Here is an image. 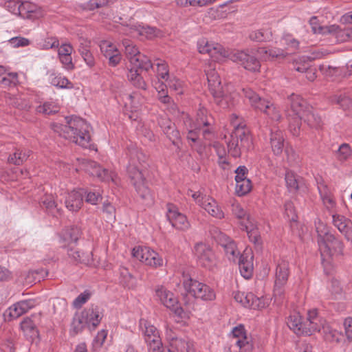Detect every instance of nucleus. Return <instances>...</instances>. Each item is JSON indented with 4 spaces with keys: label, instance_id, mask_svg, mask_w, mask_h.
Here are the masks:
<instances>
[{
    "label": "nucleus",
    "instance_id": "obj_1",
    "mask_svg": "<svg viewBox=\"0 0 352 352\" xmlns=\"http://www.w3.org/2000/svg\"><path fill=\"white\" fill-rule=\"evenodd\" d=\"M129 164L126 173L131 184L146 205L153 203V195L147 185L146 179L143 172V163L146 161V155L137 148H129Z\"/></svg>",
    "mask_w": 352,
    "mask_h": 352
},
{
    "label": "nucleus",
    "instance_id": "obj_2",
    "mask_svg": "<svg viewBox=\"0 0 352 352\" xmlns=\"http://www.w3.org/2000/svg\"><path fill=\"white\" fill-rule=\"evenodd\" d=\"M67 124L56 126L60 135L75 142L83 148L91 146L90 126L83 119L77 117H66Z\"/></svg>",
    "mask_w": 352,
    "mask_h": 352
},
{
    "label": "nucleus",
    "instance_id": "obj_3",
    "mask_svg": "<svg viewBox=\"0 0 352 352\" xmlns=\"http://www.w3.org/2000/svg\"><path fill=\"white\" fill-rule=\"evenodd\" d=\"M228 152L233 157L237 158L245 151L253 147L252 139L250 131L243 126H237L230 135V140L228 142Z\"/></svg>",
    "mask_w": 352,
    "mask_h": 352
},
{
    "label": "nucleus",
    "instance_id": "obj_4",
    "mask_svg": "<svg viewBox=\"0 0 352 352\" xmlns=\"http://www.w3.org/2000/svg\"><path fill=\"white\" fill-rule=\"evenodd\" d=\"M207 77L208 89L216 103L221 108L230 107L229 96L225 93L217 72L210 67L205 70Z\"/></svg>",
    "mask_w": 352,
    "mask_h": 352
},
{
    "label": "nucleus",
    "instance_id": "obj_5",
    "mask_svg": "<svg viewBox=\"0 0 352 352\" xmlns=\"http://www.w3.org/2000/svg\"><path fill=\"white\" fill-rule=\"evenodd\" d=\"M140 328L148 352H164L160 332L154 325L146 320L140 319Z\"/></svg>",
    "mask_w": 352,
    "mask_h": 352
},
{
    "label": "nucleus",
    "instance_id": "obj_6",
    "mask_svg": "<svg viewBox=\"0 0 352 352\" xmlns=\"http://www.w3.org/2000/svg\"><path fill=\"white\" fill-rule=\"evenodd\" d=\"M318 242L323 262L326 255L332 256L335 254L342 255L343 253L344 244L342 241L331 233L326 232L323 236L319 235Z\"/></svg>",
    "mask_w": 352,
    "mask_h": 352
},
{
    "label": "nucleus",
    "instance_id": "obj_7",
    "mask_svg": "<svg viewBox=\"0 0 352 352\" xmlns=\"http://www.w3.org/2000/svg\"><path fill=\"white\" fill-rule=\"evenodd\" d=\"M184 287L189 294L196 298L204 301H212L216 298V294L212 288L191 278L184 282Z\"/></svg>",
    "mask_w": 352,
    "mask_h": 352
},
{
    "label": "nucleus",
    "instance_id": "obj_8",
    "mask_svg": "<svg viewBox=\"0 0 352 352\" xmlns=\"http://www.w3.org/2000/svg\"><path fill=\"white\" fill-rule=\"evenodd\" d=\"M302 120L311 128L319 129L322 124L321 118L314 113L313 107H308L302 116L294 118V123L291 120L289 121V129L293 136L297 137L300 135Z\"/></svg>",
    "mask_w": 352,
    "mask_h": 352
},
{
    "label": "nucleus",
    "instance_id": "obj_9",
    "mask_svg": "<svg viewBox=\"0 0 352 352\" xmlns=\"http://www.w3.org/2000/svg\"><path fill=\"white\" fill-rule=\"evenodd\" d=\"M132 255L145 265L154 268L164 265L162 257L148 247H135L133 249Z\"/></svg>",
    "mask_w": 352,
    "mask_h": 352
},
{
    "label": "nucleus",
    "instance_id": "obj_10",
    "mask_svg": "<svg viewBox=\"0 0 352 352\" xmlns=\"http://www.w3.org/2000/svg\"><path fill=\"white\" fill-rule=\"evenodd\" d=\"M156 296L167 308L172 310L180 318H186L183 308L178 305V300L175 295L163 286H158L155 289Z\"/></svg>",
    "mask_w": 352,
    "mask_h": 352
},
{
    "label": "nucleus",
    "instance_id": "obj_11",
    "mask_svg": "<svg viewBox=\"0 0 352 352\" xmlns=\"http://www.w3.org/2000/svg\"><path fill=\"white\" fill-rule=\"evenodd\" d=\"M231 60L252 72H258L261 67L259 60L248 50H234L231 55Z\"/></svg>",
    "mask_w": 352,
    "mask_h": 352
},
{
    "label": "nucleus",
    "instance_id": "obj_12",
    "mask_svg": "<svg viewBox=\"0 0 352 352\" xmlns=\"http://www.w3.org/2000/svg\"><path fill=\"white\" fill-rule=\"evenodd\" d=\"M287 104L290 106V109L287 110L286 115L289 122L291 120L293 123L295 117H300L311 107L302 97L295 94L288 96Z\"/></svg>",
    "mask_w": 352,
    "mask_h": 352
},
{
    "label": "nucleus",
    "instance_id": "obj_13",
    "mask_svg": "<svg viewBox=\"0 0 352 352\" xmlns=\"http://www.w3.org/2000/svg\"><path fill=\"white\" fill-rule=\"evenodd\" d=\"M157 122L172 144L178 149H180V134L179 131L177 130L175 124L166 116H160L157 118Z\"/></svg>",
    "mask_w": 352,
    "mask_h": 352
},
{
    "label": "nucleus",
    "instance_id": "obj_14",
    "mask_svg": "<svg viewBox=\"0 0 352 352\" xmlns=\"http://www.w3.org/2000/svg\"><path fill=\"white\" fill-rule=\"evenodd\" d=\"M166 207V217L172 226L179 230H187L190 228V223L186 217L180 213L177 208L173 204H168Z\"/></svg>",
    "mask_w": 352,
    "mask_h": 352
},
{
    "label": "nucleus",
    "instance_id": "obj_15",
    "mask_svg": "<svg viewBox=\"0 0 352 352\" xmlns=\"http://www.w3.org/2000/svg\"><path fill=\"white\" fill-rule=\"evenodd\" d=\"M83 166L85 171L90 175L97 177L102 181L109 182L113 179L114 173L106 168H102L97 162L85 160Z\"/></svg>",
    "mask_w": 352,
    "mask_h": 352
},
{
    "label": "nucleus",
    "instance_id": "obj_16",
    "mask_svg": "<svg viewBox=\"0 0 352 352\" xmlns=\"http://www.w3.org/2000/svg\"><path fill=\"white\" fill-rule=\"evenodd\" d=\"M68 256L77 263H82L86 265H91L94 263L92 252L90 250L83 251L76 245L68 244L65 247Z\"/></svg>",
    "mask_w": 352,
    "mask_h": 352
},
{
    "label": "nucleus",
    "instance_id": "obj_17",
    "mask_svg": "<svg viewBox=\"0 0 352 352\" xmlns=\"http://www.w3.org/2000/svg\"><path fill=\"white\" fill-rule=\"evenodd\" d=\"M233 337L236 339L235 344L239 348V351L252 352L253 344L247 337L244 326L239 324L232 330Z\"/></svg>",
    "mask_w": 352,
    "mask_h": 352
},
{
    "label": "nucleus",
    "instance_id": "obj_18",
    "mask_svg": "<svg viewBox=\"0 0 352 352\" xmlns=\"http://www.w3.org/2000/svg\"><path fill=\"white\" fill-rule=\"evenodd\" d=\"M194 253L201 265L204 267L210 266L214 254L210 247L203 243H197L194 247Z\"/></svg>",
    "mask_w": 352,
    "mask_h": 352
},
{
    "label": "nucleus",
    "instance_id": "obj_19",
    "mask_svg": "<svg viewBox=\"0 0 352 352\" xmlns=\"http://www.w3.org/2000/svg\"><path fill=\"white\" fill-rule=\"evenodd\" d=\"M100 51L109 59V64L116 66L121 60V55L116 45L107 41H102L100 44Z\"/></svg>",
    "mask_w": 352,
    "mask_h": 352
},
{
    "label": "nucleus",
    "instance_id": "obj_20",
    "mask_svg": "<svg viewBox=\"0 0 352 352\" xmlns=\"http://www.w3.org/2000/svg\"><path fill=\"white\" fill-rule=\"evenodd\" d=\"M83 189L74 190L68 192L65 199V207L72 212H78L83 205Z\"/></svg>",
    "mask_w": 352,
    "mask_h": 352
},
{
    "label": "nucleus",
    "instance_id": "obj_21",
    "mask_svg": "<svg viewBox=\"0 0 352 352\" xmlns=\"http://www.w3.org/2000/svg\"><path fill=\"white\" fill-rule=\"evenodd\" d=\"M333 224L344 235L348 241L352 242V221L346 217L339 214H332Z\"/></svg>",
    "mask_w": 352,
    "mask_h": 352
},
{
    "label": "nucleus",
    "instance_id": "obj_22",
    "mask_svg": "<svg viewBox=\"0 0 352 352\" xmlns=\"http://www.w3.org/2000/svg\"><path fill=\"white\" fill-rule=\"evenodd\" d=\"M287 324L296 335L310 336V329L307 327V323L302 321V317L298 313H294L289 316Z\"/></svg>",
    "mask_w": 352,
    "mask_h": 352
},
{
    "label": "nucleus",
    "instance_id": "obj_23",
    "mask_svg": "<svg viewBox=\"0 0 352 352\" xmlns=\"http://www.w3.org/2000/svg\"><path fill=\"white\" fill-rule=\"evenodd\" d=\"M133 36H142L147 39H153L161 36L162 32L156 28L148 25H133L129 28V32Z\"/></svg>",
    "mask_w": 352,
    "mask_h": 352
},
{
    "label": "nucleus",
    "instance_id": "obj_24",
    "mask_svg": "<svg viewBox=\"0 0 352 352\" xmlns=\"http://www.w3.org/2000/svg\"><path fill=\"white\" fill-rule=\"evenodd\" d=\"M35 305L36 301L34 299L20 300L9 308L10 317L13 319L17 318L34 307Z\"/></svg>",
    "mask_w": 352,
    "mask_h": 352
},
{
    "label": "nucleus",
    "instance_id": "obj_25",
    "mask_svg": "<svg viewBox=\"0 0 352 352\" xmlns=\"http://www.w3.org/2000/svg\"><path fill=\"white\" fill-rule=\"evenodd\" d=\"M38 10L36 4L30 1H21L20 4L14 3V9L12 12L15 14H19L23 19H34L35 13Z\"/></svg>",
    "mask_w": 352,
    "mask_h": 352
},
{
    "label": "nucleus",
    "instance_id": "obj_26",
    "mask_svg": "<svg viewBox=\"0 0 352 352\" xmlns=\"http://www.w3.org/2000/svg\"><path fill=\"white\" fill-rule=\"evenodd\" d=\"M90 329H95L100 322L102 314L100 308L92 305L90 307L82 311Z\"/></svg>",
    "mask_w": 352,
    "mask_h": 352
},
{
    "label": "nucleus",
    "instance_id": "obj_27",
    "mask_svg": "<svg viewBox=\"0 0 352 352\" xmlns=\"http://www.w3.org/2000/svg\"><path fill=\"white\" fill-rule=\"evenodd\" d=\"M243 91L245 97L249 100L252 107L264 113L265 110L267 109L271 102L261 98L251 89H243Z\"/></svg>",
    "mask_w": 352,
    "mask_h": 352
},
{
    "label": "nucleus",
    "instance_id": "obj_28",
    "mask_svg": "<svg viewBox=\"0 0 352 352\" xmlns=\"http://www.w3.org/2000/svg\"><path fill=\"white\" fill-rule=\"evenodd\" d=\"M270 142L274 155H279L285 148V138L281 130L274 129L271 130Z\"/></svg>",
    "mask_w": 352,
    "mask_h": 352
},
{
    "label": "nucleus",
    "instance_id": "obj_29",
    "mask_svg": "<svg viewBox=\"0 0 352 352\" xmlns=\"http://www.w3.org/2000/svg\"><path fill=\"white\" fill-rule=\"evenodd\" d=\"M252 256H249L248 253L245 252L238 258L239 268L241 275L246 279L250 278L252 275L253 263Z\"/></svg>",
    "mask_w": 352,
    "mask_h": 352
},
{
    "label": "nucleus",
    "instance_id": "obj_30",
    "mask_svg": "<svg viewBox=\"0 0 352 352\" xmlns=\"http://www.w3.org/2000/svg\"><path fill=\"white\" fill-rule=\"evenodd\" d=\"M201 206L207 211L208 214L217 219H221L224 217L223 212L219 207L216 201L210 197H205Z\"/></svg>",
    "mask_w": 352,
    "mask_h": 352
},
{
    "label": "nucleus",
    "instance_id": "obj_31",
    "mask_svg": "<svg viewBox=\"0 0 352 352\" xmlns=\"http://www.w3.org/2000/svg\"><path fill=\"white\" fill-rule=\"evenodd\" d=\"M289 275V263L285 260L278 262L276 269L275 282L278 284H286Z\"/></svg>",
    "mask_w": 352,
    "mask_h": 352
},
{
    "label": "nucleus",
    "instance_id": "obj_32",
    "mask_svg": "<svg viewBox=\"0 0 352 352\" xmlns=\"http://www.w3.org/2000/svg\"><path fill=\"white\" fill-rule=\"evenodd\" d=\"M309 24L314 34H330L335 36L336 32L338 30V25H335L329 26L320 25L316 16H312L310 19Z\"/></svg>",
    "mask_w": 352,
    "mask_h": 352
},
{
    "label": "nucleus",
    "instance_id": "obj_33",
    "mask_svg": "<svg viewBox=\"0 0 352 352\" xmlns=\"http://www.w3.org/2000/svg\"><path fill=\"white\" fill-rule=\"evenodd\" d=\"M170 346L177 352H194L193 342L188 337H181L172 343Z\"/></svg>",
    "mask_w": 352,
    "mask_h": 352
},
{
    "label": "nucleus",
    "instance_id": "obj_34",
    "mask_svg": "<svg viewBox=\"0 0 352 352\" xmlns=\"http://www.w3.org/2000/svg\"><path fill=\"white\" fill-rule=\"evenodd\" d=\"M305 322L307 324V327L310 329V335L315 331H320L321 327L323 326L321 320L318 316L316 309L308 311L307 318Z\"/></svg>",
    "mask_w": 352,
    "mask_h": 352
},
{
    "label": "nucleus",
    "instance_id": "obj_35",
    "mask_svg": "<svg viewBox=\"0 0 352 352\" xmlns=\"http://www.w3.org/2000/svg\"><path fill=\"white\" fill-rule=\"evenodd\" d=\"M131 63L138 70L148 72L151 68H153V64L151 60L141 53L138 54L135 57L132 58Z\"/></svg>",
    "mask_w": 352,
    "mask_h": 352
},
{
    "label": "nucleus",
    "instance_id": "obj_36",
    "mask_svg": "<svg viewBox=\"0 0 352 352\" xmlns=\"http://www.w3.org/2000/svg\"><path fill=\"white\" fill-rule=\"evenodd\" d=\"M212 237L223 248L228 244L234 242V241L223 233L218 228L212 226L209 230Z\"/></svg>",
    "mask_w": 352,
    "mask_h": 352
},
{
    "label": "nucleus",
    "instance_id": "obj_37",
    "mask_svg": "<svg viewBox=\"0 0 352 352\" xmlns=\"http://www.w3.org/2000/svg\"><path fill=\"white\" fill-rule=\"evenodd\" d=\"M30 151L28 150L15 149L13 154L10 155L8 162L16 166H20L30 157Z\"/></svg>",
    "mask_w": 352,
    "mask_h": 352
},
{
    "label": "nucleus",
    "instance_id": "obj_38",
    "mask_svg": "<svg viewBox=\"0 0 352 352\" xmlns=\"http://www.w3.org/2000/svg\"><path fill=\"white\" fill-rule=\"evenodd\" d=\"M212 47L210 56L214 60L220 61L224 58H229L231 60V55L234 51L224 48L221 45L215 43Z\"/></svg>",
    "mask_w": 352,
    "mask_h": 352
},
{
    "label": "nucleus",
    "instance_id": "obj_39",
    "mask_svg": "<svg viewBox=\"0 0 352 352\" xmlns=\"http://www.w3.org/2000/svg\"><path fill=\"white\" fill-rule=\"evenodd\" d=\"M248 300H249V304L247 305V307H250L254 309H260L265 308L268 302L266 299L263 297H257L253 293H248V297H246Z\"/></svg>",
    "mask_w": 352,
    "mask_h": 352
},
{
    "label": "nucleus",
    "instance_id": "obj_40",
    "mask_svg": "<svg viewBox=\"0 0 352 352\" xmlns=\"http://www.w3.org/2000/svg\"><path fill=\"white\" fill-rule=\"evenodd\" d=\"M285 182L287 187L290 192H295L298 190L300 179L298 176L292 171L285 173Z\"/></svg>",
    "mask_w": 352,
    "mask_h": 352
},
{
    "label": "nucleus",
    "instance_id": "obj_41",
    "mask_svg": "<svg viewBox=\"0 0 352 352\" xmlns=\"http://www.w3.org/2000/svg\"><path fill=\"white\" fill-rule=\"evenodd\" d=\"M86 324L88 325V322L82 312L74 315L72 323V328L74 334L81 332Z\"/></svg>",
    "mask_w": 352,
    "mask_h": 352
},
{
    "label": "nucleus",
    "instance_id": "obj_42",
    "mask_svg": "<svg viewBox=\"0 0 352 352\" xmlns=\"http://www.w3.org/2000/svg\"><path fill=\"white\" fill-rule=\"evenodd\" d=\"M352 155V149L349 144H342L336 153V157L340 162L348 160Z\"/></svg>",
    "mask_w": 352,
    "mask_h": 352
},
{
    "label": "nucleus",
    "instance_id": "obj_43",
    "mask_svg": "<svg viewBox=\"0 0 352 352\" xmlns=\"http://www.w3.org/2000/svg\"><path fill=\"white\" fill-rule=\"evenodd\" d=\"M272 37V32L269 30H258L252 32L249 38L254 41L263 42L270 40Z\"/></svg>",
    "mask_w": 352,
    "mask_h": 352
},
{
    "label": "nucleus",
    "instance_id": "obj_44",
    "mask_svg": "<svg viewBox=\"0 0 352 352\" xmlns=\"http://www.w3.org/2000/svg\"><path fill=\"white\" fill-rule=\"evenodd\" d=\"M83 192L84 195H86L85 201L92 205L98 204L102 199V192L100 189L83 190Z\"/></svg>",
    "mask_w": 352,
    "mask_h": 352
},
{
    "label": "nucleus",
    "instance_id": "obj_45",
    "mask_svg": "<svg viewBox=\"0 0 352 352\" xmlns=\"http://www.w3.org/2000/svg\"><path fill=\"white\" fill-rule=\"evenodd\" d=\"M217 0H176V4L180 7H203L211 4Z\"/></svg>",
    "mask_w": 352,
    "mask_h": 352
},
{
    "label": "nucleus",
    "instance_id": "obj_46",
    "mask_svg": "<svg viewBox=\"0 0 352 352\" xmlns=\"http://www.w3.org/2000/svg\"><path fill=\"white\" fill-rule=\"evenodd\" d=\"M318 189L324 205L328 209L333 208L336 204V202L331 192L328 190L327 186H324L322 189L320 188H318Z\"/></svg>",
    "mask_w": 352,
    "mask_h": 352
},
{
    "label": "nucleus",
    "instance_id": "obj_47",
    "mask_svg": "<svg viewBox=\"0 0 352 352\" xmlns=\"http://www.w3.org/2000/svg\"><path fill=\"white\" fill-rule=\"evenodd\" d=\"M252 188L250 179H242L236 182L235 191L238 196H243L248 193Z\"/></svg>",
    "mask_w": 352,
    "mask_h": 352
},
{
    "label": "nucleus",
    "instance_id": "obj_48",
    "mask_svg": "<svg viewBox=\"0 0 352 352\" xmlns=\"http://www.w3.org/2000/svg\"><path fill=\"white\" fill-rule=\"evenodd\" d=\"M78 51L86 64L89 67H94L95 65V60L88 47L80 45Z\"/></svg>",
    "mask_w": 352,
    "mask_h": 352
},
{
    "label": "nucleus",
    "instance_id": "obj_49",
    "mask_svg": "<svg viewBox=\"0 0 352 352\" xmlns=\"http://www.w3.org/2000/svg\"><path fill=\"white\" fill-rule=\"evenodd\" d=\"M40 204L41 206L45 207L49 212H54L55 210L57 212H59V210L57 208V204L52 195H46L41 198Z\"/></svg>",
    "mask_w": 352,
    "mask_h": 352
},
{
    "label": "nucleus",
    "instance_id": "obj_50",
    "mask_svg": "<svg viewBox=\"0 0 352 352\" xmlns=\"http://www.w3.org/2000/svg\"><path fill=\"white\" fill-rule=\"evenodd\" d=\"M214 148L217 155L219 157V164L228 165L229 162L226 159L227 151L225 146L221 144L220 142H215L212 145Z\"/></svg>",
    "mask_w": 352,
    "mask_h": 352
},
{
    "label": "nucleus",
    "instance_id": "obj_51",
    "mask_svg": "<svg viewBox=\"0 0 352 352\" xmlns=\"http://www.w3.org/2000/svg\"><path fill=\"white\" fill-rule=\"evenodd\" d=\"M36 111L46 115H52L58 112L59 107L54 102H45L43 105L37 107Z\"/></svg>",
    "mask_w": 352,
    "mask_h": 352
},
{
    "label": "nucleus",
    "instance_id": "obj_52",
    "mask_svg": "<svg viewBox=\"0 0 352 352\" xmlns=\"http://www.w3.org/2000/svg\"><path fill=\"white\" fill-rule=\"evenodd\" d=\"M223 250L230 261L236 262L238 260L239 252L237 251L236 245L234 241L230 243V245L228 244V245L224 247Z\"/></svg>",
    "mask_w": 352,
    "mask_h": 352
},
{
    "label": "nucleus",
    "instance_id": "obj_53",
    "mask_svg": "<svg viewBox=\"0 0 352 352\" xmlns=\"http://www.w3.org/2000/svg\"><path fill=\"white\" fill-rule=\"evenodd\" d=\"M51 84L62 89L72 87V86H69V85L72 84L69 80L66 77L60 75L52 76L51 78Z\"/></svg>",
    "mask_w": 352,
    "mask_h": 352
},
{
    "label": "nucleus",
    "instance_id": "obj_54",
    "mask_svg": "<svg viewBox=\"0 0 352 352\" xmlns=\"http://www.w3.org/2000/svg\"><path fill=\"white\" fill-rule=\"evenodd\" d=\"M82 234L81 230L78 226H72L66 232V237L71 240V243L73 245L77 242L78 239L80 237Z\"/></svg>",
    "mask_w": 352,
    "mask_h": 352
},
{
    "label": "nucleus",
    "instance_id": "obj_55",
    "mask_svg": "<svg viewBox=\"0 0 352 352\" xmlns=\"http://www.w3.org/2000/svg\"><path fill=\"white\" fill-rule=\"evenodd\" d=\"M39 274H41L42 276L43 277L44 275H47V272L43 269L35 271H29L25 277L26 284L31 285L36 280L40 281V278H36L35 276V275H38Z\"/></svg>",
    "mask_w": 352,
    "mask_h": 352
},
{
    "label": "nucleus",
    "instance_id": "obj_56",
    "mask_svg": "<svg viewBox=\"0 0 352 352\" xmlns=\"http://www.w3.org/2000/svg\"><path fill=\"white\" fill-rule=\"evenodd\" d=\"M157 66V76L158 78L168 80V65L164 60H160L156 63Z\"/></svg>",
    "mask_w": 352,
    "mask_h": 352
},
{
    "label": "nucleus",
    "instance_id": "obj_57",
    "mask_svg": "<svg viewBox=\"0 0 352 352\" xmlns=\"http://www.w3.org/2000/svg\"><path fill=\"white\" fill-rule=\"evenodd\" d=\"M125 47V54L129 57L130 63H131V58L140 54L138 47L134 45L130 41H126L123 43Z\"/></svg>",
    "mask_w": 352,
    "mask_h": 352
},
{
    "label": "nucleus",
    "instance_id": "obj_58",
    "mask_svg": "<svg viewBox=\"0 0 352 352\" xmlns=\"http://www.w3.org/2000/svg\"><path fill=\"white\" fill-rule=\"evenodd\" d=\"M334 100L344 110H352V100L346 96H335Z\"/></svg>",
    "mask_w": 352,
    "mask_h": 352
},
{
    "label": "nucleus",
    "instance_id": "obj_59",
    "mask_svg": "<svg viewBox=\"0 0 352 352\" xmlns=\"http://www.w3.org/2000/svg\"><path fill=\"white\" fill-rule=\"evenodd\" d=\"M120 271L122 283L124 287H130L133 285L131 280L133 279V276L129 273L127 268L122 267Z\"/></svg>",
    "mask_w": 352,
    "mask_h": 352
},
{
    "label": "nucleus",
    "instance_id": "obj_60",
    "mask_svg": "<svg viewBox=\"0 0 352 352\" xmlns=\"http://www.w3.org/2000/svg\"><path fill=\"white\" fill-rule=\"evenodd\" d=\"M285 213L288 219L291 221H297V214L295 211L294 204L290 201H286L285 204Z\"/></svg>",
    "mask_w": 352,
    "mask_h": 352
},
{
    "label": "nucleus",
    "instance_id": "obj_61",
    "mask_svg": "<svg viewBox=\"0 0 352 352\" xmlns=\"http://www.w3.org/2000/svg\"><path fill=\"white\" fill-rule=\"evenodd\" d=\"M335 37L340 42L352 39V28L349 30H341L339 26H338Z\"/></svg>",
    "mask_w": 352,
    "mask_h": 352
},
{
    "label": "nucleus",
    "instance_id": "obj_62",
    "mask_svg": "<svg viewBox=\"0 0 352 352\" xmlns=\"http://www.w3.org/2000/svg\"><path fill=\"white\" fill-rule=\"evenodd\" d=\"M102 212L106 214V218L109 221H114L116 219V208L111 203L108 201L103 203Z\"/></svg>",
    "mask_w": 352,
    "mask_h": 352
},
{
    "label": "nucleus",
    "instance_id": "obj_63",
    "mask_svg": "<svg viewBox=\"0 0 352 352\" xmlns=\"http://www.w3.org/2000/svg\"><path fill=\"white\" fill-rule=\"evenodd\" d=\"M165 336L170 345L181 338L178 334V330L169 326L166 327Z\"/></svg>",
    "mask_w": 352,
    "mask_h": 352
},
{
    "label": "nucleus",
    "instance_id": "obj_64",
    "mask_svg": "<svg viewBox=\"0 0 352 352\" xmlns=\"http://www.w3.org/2000/svg\"><path fill=\"white\" fill-rule=\"evenodd\" d=\"M91 297V293L89 291H85L79 294L74 300L73 305L76 308H80Z\"/></svg>",
    "mask_w": 352,
    "mask_h": 352
}]
</instances>
